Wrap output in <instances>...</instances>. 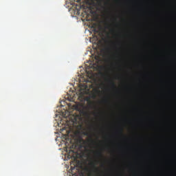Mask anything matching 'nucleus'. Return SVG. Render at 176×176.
<instances>
[{
    "label": "nucleus",
    "instance_id": "obj_1",
    "mask_svg": "<svg viewBox=\"0 0 176 176\" xmlns=\"http://www.w3.org/2000/svg\"><path fill=\"white\" fill-rule=\"evenodd\" d=\"M87 114L85 110H80L79 114L74 116V123H79L82 120V115Z\"/></svg>",
    "mask_w": 176,
    "mask_h": 176
},
{
    "label": "nucleus",
    "instance_id": "obj_2",
    "mask_svg": "<svg viewBox=\"0 0 176 176\" xmlns=\"http://www.w3.org/2000/svg\"><path fill=\"white\" fill-rule=\"evenodd\" d=\"M96 155L99 156V157H102V156H103L101 151H98V152H96Z\"/></svg>",
    "mask_w": 176,
    "mask_h": 176
},
{
    "label": "nucleus",
    "instance_id": "obj_3",
    "mask_svg": "<svg viewBox=\"0 0 176 176\" xmlns=\"http://www.w3.org/2000/svg\"><path fill=\"white\" fill-rule=\"evenodd\" d=\"M91 165H92V166H94V168H95V170H96V171H98V170H99L98 168H96V164H94V162H91Z\"/></svg>",
    "mask_w": 176,
    "mask_h": 176
},
{
    "label": "nucleus",
    "instance_id": "obj_4",
    "mask_svg": "<svg viewBox=\"0 0 176 176\" xmlns=\"http://www.w3.org/2000/svg\"><path fill=\"white\" fill-rule=\"evenodd\" d=\"M110 83H111V86H113V87H116L115 82H113V80H111Z\"/></svg>",
    "mask_w": 176,
    "mask_h": 176
},
{
    "label": "nucleus",
    "instance_id": "obj_5",
    "mask_svg": "<svg viewBox=\"0 0 176 176\" xmlns=\"http://www.w3.org/2000/svg\"><path fill=\"white\" fill-rule=\"evenodd\" d=\"M78 140H79V142H83L84 139H83V138H82V136H80L78 138Z\"/></svg>",
    "mask_w": 176,
    "mask_h": 176
},
{
    "label": "nucleus",
    "instance_id": "obj_6",
    "mask_svg": "<svg viewBox=\"0 0 176 176\" xmlns=\"http://www.w3.org/2000/svg\"><path fill=\"white\" fill-rule=\"evenodd\" d=\"M69 101H74V98L68 97Z\"/></svg>",
    "mask_w": 176,
    "mask_h": 176
},
{
    "label": "nucleus",
    "instance_id": "obj_7",
    "mask_svg": "<svg viewBox=\"0 0 176 176\" xmlns=\"http://www.w3.org/2000/svg\"><path fill=\"white\" fill-rule=\"evenodd\" d=\"M120 133H123V129H120Z\"/></svg>",
    "mask_w": 176,
    "mask_h": 176
},
{
    "label": "nucleus",
    "instance_id": "obj_8",
    "mask_svg": "<svg viewBox=\"0 0 176 176\" xmlns=\"http://www.w3.org/2000/svg\"><path fill=\"white\" fill-rule=\"evenodd\" d=\"M74 168H75V166H71L72 170H74Z\"/></svg>",
    "mask_w": 176,
    "mask_h": 176
},
{
    "label": "nucleus",
    "instance_id": "obj_9",
    "mask_svg": "<svg viewBox=\"0 0 176 176\" xmlns=\"http://www.w3.org/2000/svg\"><path fill=\"white\" fill-rule=\"evenodd\" d=\"M75 1L80 2V0H74Z\"/></svg>",
    "mask_w": 176,
    "mask_h": 176
},
{
    "label": "nucleus",
    "instance_id": "obj_10",
    "mask_svg": "<svg viewBox=\"0 0 176 176\" xmlns=\"http://www.w3.org/2000/svg\"><path fill=\"white\" fill-rule=\"evenodd\" d=\"M70 151H71V152H74V151H73L72 149H70Z\"/></svg>",
    "mask_w": 176,
    "mask_h": 176
},
{
    "label": "nucleus",
    "instance_id": "obj_11",
    "mask_svg": "<svg viewBox=\"0 0 176 176\" xmlns=\"http://www.w3.org/2000/svg\"><path fill=\"white\" fill-rule=\"evenodd\" d=\"M69 131L67 132V135H69Z\"/></svg>",
    "mask_w": 176,
    "mask_h": 176
},
{
    "label": "nucleus",
    "instance_id": "obj_12",
    "mask_svg": "<svg viewBox=\"0 0 176 176\" xmlns=\"http://www.w3.org/2000/svg\"><path fill=\"white\" fill-rule=\"evenodd\" d=\"M107 50H109V48H107Z\"/></svg>",
    "mask_w": 176,
    "mask_h": 176
},
{
    "label": "nucleus",
    "instance_id": "obj_13",
    "mask_svg": "<svg viewBox=\"0 0 176 176\" xmlns=\"http://www.w3.org/2000/svg\"><path fill=\"white\" fill-rule=\"evenodd\" d=\"M85 135H87L86 132H85Z\"/></svg>",
    "mask_w": 176,
    "mask_h": 176
}]
</instances>
